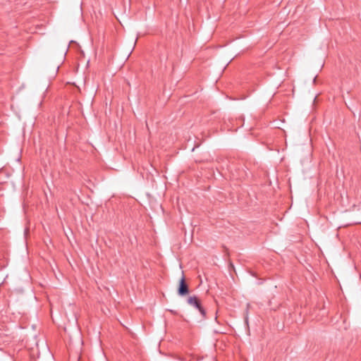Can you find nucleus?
Instances as JSON below:
<instances>
[{
	"label": "nucleus",
	"instance_id": "f257e3e1",
	"mask_svg": "<svg viewBox=\"0 0 361 361\" xmlns=\"http://www.w3.org/2000/svg\"><path fill=\"white\" fill-rule=\"evenodd\" d=\"M187 302L189 305L197 309L202 317H205L206 312L203 307L202 306L201 301L197 296H190L188 298Z\"/></svg>",
	"mask_w": 361,
	"mask_h": 361
},
{
	"label": "nucleus",
	"instance_id": "f03ea898",
	"mask_svg": "<svg viewBox=\"0 0 361 361\" xmlns=\"http://www.w3.org/2000/svg\"><path fill=\"white\" fill-rule=\"evenodd\" d=\"M189 292L188 286L185 283L184 276H183L179 281V286L178 289V293L180 296L185 295Z\"/></svg>",
	"mask_w": 361,
	"mask_h": 361
}]
</instances>
